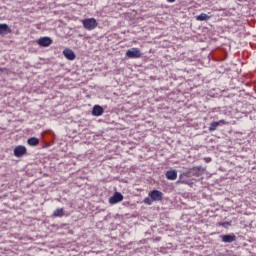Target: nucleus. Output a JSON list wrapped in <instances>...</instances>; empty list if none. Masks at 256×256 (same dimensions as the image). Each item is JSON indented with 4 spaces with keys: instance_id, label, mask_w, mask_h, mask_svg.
<instances>
[{
    "instance_id": "nucleus-1",
    "label": "nucleus",
    "mask_w": 256,
    "mask_h": 256,
    "mask_svg": "<svg viewBox=\"0 0 256 256\" xmlns=\"http://www.w3.org/2000/svg\"><path fill=\"white\" fill-rule=\"evenodd\" d=\"M82 24L84 29H86L87 31H93V29L97 28V20L95 18H87L82 20Z\"/></svg>"
},
{
    "instance_id": "nucleus-2",
    "label": "nucleus",
    "mask_w": 256,
    "mask_h": 256,
    "mask_svg": "<svg viewBox=\"0 0 256 256\" xmlns=\"http://www.w3.org/2000/svg\"><path fill=\"white\" fill-rule=\"evenodd\" d=\"M125 55L128 59H139L143 56V53L139 48H131L126 51Z\"/></svg>"
},
{
    "instance_id": "nucleus-3",
    "label": "nucleus",
    "mask_w": 256,
    "mask_h": 256,
    "mask_svg": "<svg viewBox=\"0 0 256 256\" xmlns=\"http://www.w3.org/2000/svg\"><path fill=\"white\" fill-rule=\"evenodd\" d=\"M27 155V147L23 145H18L14 148V156L21 158Z\"/></svg>"
},
{
    "instance_id": "nucleus-4",
    "label": "nucleus",
    "mask_w": 256,
    "mask_h": 256,
    "mask_svg": "<svg viewBox=\"0 0 256 256\" xmlns=\"http://www.w3.org/2000/svg\"><path fill=\"white\" fill-rule=\"evenodd\" d=\"M37 43L38 45H40V47H51V45H53V39L45 36V37L39 38Z\"/></svg>"
},
{
    "instance_id": "nucleus-5",
    "label": "nucleus",
    "mask_w": 256,
    "mask_h": 256,
    "mask_svg": "<svg viewBox=\"0 0 256 256\" xmlns=\"http://www.w3.org/2000/svg\"><path fill=\"white\" fill-rule=\"evenodd\" d=\"M189 173H191L193 177H201V175L205 173V168L201 166H194L190 168Z\"/></svg>"
},
{
    "instance_id": "nucleus-6",
    "label": "nucleus",
    "mask_w": 256,
    "mask_h": 256,
    "mask_svg": "<svg viewBox=\"0 0 256 256\" xmlns=\"http://www.w3.org/2000/svg\"><path fill=\"white\" fill-rule=\"evenodd\" d=\"M149 197L152 201H163V192L159 190H152L149 193Z\"/></svg>"
},
{
    "instance_id": "nucleus-7",
    "label": "nucleus",
    "mask_w": 256,
    "mask_h": 256,
    "mask_svg": "<svg viewBox=\"0 0 256 256\" xmlns=\"http://www.w3.org/2000/svg\"><path fill=\"white\" fill-rule=\"evenodd\" d=\"M123 201V196L120 192H115L112 197L109 198L110 205H117V203H121Z\"/></svg>"
},
{
    "instance_id": "nucleus-8",
    "label": "nucleus",
    "mask_w": 256,
    "mask_h": 256,
    "mask_svg": "<svg viewBox=\"0 0 256 256\" xmlns=\"http://www.w3.org/2000/svg\"><path fill=\"white\" fill-rule=\"evenodd\" d=\"M219 125H229V122H227L225 120L211 122L208 130L210 132L217 131V127H219Z\"/></svg>"
},
{
    "instance_id": "nucleus-9",
    "label": "nucleus",
    "mask_w": 256,
    "mask_h": 256,
    "mask_svg": "<svg viewBox=\"0 0 256 256\" xmlns=\"http://www.w3.org/2000/svg\"><path fill=\"white\" fill-rule=\"evenodd\" d=\"M63 55L66 57V59H68V61H75V58L77 57L75 52L69 48L63 50Z\"/></svg>"
},
{
    "instance_id": "nucleus-10",
    "label": "nucleus",
    "mask_w": 256,
    "mask_h": 256,
    "mask_svg": "<svg viewBox=\"0 0 256 256\" xmlns=\"http://www.w3.org/2000/svg\"><path fill=\"white\" fill-rule=\"evenodd\" d=\"M105 113V110L100 105H95L92 109V115L94 117H101Z\"/></svg>"
},
{
    "instance_id": "nucleus-11",
    "label": "nucleus",
    "mask_w": 256,
    "mask_h": 256,
    "mask_svg": "<svg viewBox=\"0 0 256 256\" xmlns=\"http://www.w3.org/2000/svg\"><path fill=\"white\" fill-rule=\"evenodd\" d=\"M223 243H233V241H237V236L235 234H227L222 236Z\"/></svg>"
},
{
    "instance_id": "nucleus-12",
    "label": "nucleus",
    "mask_w": 256,
    "mask_h": 256,
    "mask_svg": "<svg viewBox=\"0 0 256 256\" xmlns=\"http://www.w3.org/2000/svg\"><path fill=\"white\" fill-rule=\"evenodd\" d=\"M166 179L168 181H175L177 179V170H169L166 172Z\"/></svg>"
},
{
    "instance_id": "nucleus-13",
    "label": "nucleus",
    "mask_w": 256,
    "mask_h": 256,
    "mask_svg": "<svg viewBox=\"0 0 256 256\" xmlns=\"http://www.w3.org/2000/svg\"><path fill=\"white\" fill-rule=\"evenodd\" d=\"M11 33V28L7 24H0V35H8Z\"/></svg>"
},
{
    "instance_id": "nucleus-14",
    "label": "nucleus",
    "mask_w": 256,
    "mask_h": 256,
    "mask_svg": "<svg viewBox=\"0 0 256 256\" xmlns=\"http://www.w3.org/2000/svg\"><path fill=\"white\" fill-rule=\"evenodd\" d=\"M27 143L30 147H37V145H39V138L31 137L27 140Z\"/></svg>"
},
{
    "instance_id": "nucleus-15",
    "label": "nucleus",
    "mask_w": 256,
    "mask_h": 256,
    "mask_svg": "<svg viewBox=\"0 0 256 256\" xmlns=\"http://www.w3.org/2000/svg\"><path fill=\"white\" fill-rule=\"evenodd\" d=\"M208 19H211V16L201 13L200 15L196 16V21H208Z\"/></svg>"
},
{
    "instance_id": "nucleus-16",
    "label": "nucleus",
    "mask_w": 256,
    "mask_h": 256,
    "mask_svg": "<svg viewBox=\"0 0 256 256\" xmlns=\"http://www.w3.org/2000/svg\"><path fill=\"white\" fill-rule=\"evenodd\" d=\"M63 215H65V210H63V208H57L53 212V217H63Z\"/></svg>"
},
{
    "instance_id": "nucleus-17",
    "label": "nucleus",
    "mask_w": 256,
    "mask_h": 256,
    "mask_svg": "<svg viewBox=\"0 0 256 256\" xmlns=\"http://www.w3.org/2000/svg\"><path fill=\"white\" fill-rule=\"evenodd\" d=\"M143 203H145V205H151L152 204L151 198L149 197L144 198Z\"/></svg>"
},
{
    "instance_id": "nucleus-18",
    "label": "nucleus",
    "mask_w": 256,
    "mask_h": 256,
    "mask_svg": "<svg viewBox=\"0 0 256 256\" xmlns=\"http://www.w3.org/2000/svg\"><path fill=\"white\" fill-rule=\"evenodd\" d=\"M7 71H8L7 68H0V73H5Z\"/></svg>"
},
{
    "instance_id": "nucleus-19",
    "label": "nucleus",
    "mask_w": 256,
    "mask_h": 256,
    "mask_svg": "<svg viewBox=\"0 0 256 256\" xmlns=\"http://www.w3.org/2000/svg\"><path fill=\"white\" fill-rule=\"evenodd\" d=\"M204 161H206V163H211V158H204Z\"/></svg>"
},
{
    "instance_id": "nucleus-20",
    "label": "nucleus",
    "mask_w": 256,
    "mask_h": 256,
    "mask_svg": "<svg viewBox=\"0 0 256 256\" xmlns=\"http://www.w3.org/2000/svg\"><path fill=\"white\" fill-rule=\"evenodd\" d=\"M168 3H175V0H167Z\"/></svg>"
}]
</instances>
